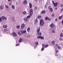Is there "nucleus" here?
Wrapping results in <instances>:
<instances>
[{
  "instance_id": "dca6fc26",
  "label": "nucleus",
  "mask_w": 63,
  "mask_h": 63,
  "mask_svg": "<svg viewBox=\"0 0 63 63\" xmlns=\"http://www.w3.org/2000/svg\"><path fill=\"white\" fill-rule=\"evenodd\" d=\"M57 5V2L55 3L54 4V7H56Z\"/></svg>"
},
{
  "instance_id": "a878e982",
  "label": "nucleus",
  "mask_w": 63,
  "mask_h": 63,
  "mask_svg": "<svg viewBox=\"0 0 63 63\" xmlns=\"http://www.w3.org/2000/svg\"><path fill=\"white\" fill-rule=\"evenodd\" d=\"M15 17H13V18L12 19L13 21H15Z\"/></svg>"
},
{
  "instance_id": "09e8293b",
  "label": "nucleus",
  "mask_w": 63,
  "mask_h": 63,
  "mask_svg": "<svg viewBox=\"0 0 63 63\" xmlns=\"http://www.w3.org/2000/svg\"><path fill=\"white\" fill-rule=\"evenodd\" d=\"M52 2L53 4H55V3H54V1H53Z\"/></svg>"
},
{
  "instance_id": "680f3d73",
  "label": "nucleus",
  "mask_w": 63,
  "mask_h": 63,
  "mask_svg": "<svg viewBox=\"0 0 63 63\" xmlns=\"http://www.w3.org/2000/svg\"><path fill=\"white\" fill-rule=\"evenodd\" d=\"M62 11H61V12H62Z\"/></svg>"
},
{
  "instance_id": "a19ab883",
  "label": "nucleus",
  "mask_w": 63,
  "mask_h": 63,
  "mask_svg": "<svg viewBox=\"0 0 63 63\" xmlns=\"http://www.w3.org/2000/svg\"><path fill=\"white\" fill-rule=\"evenodd\" d=\"M19 45V44H17L16 45V46H18Z\"/></svg>"
},
{
  "instance_id": "4d7b16f0",
  "label": "nucleus",
  "mask_w": 63,
  "mask_h": 63,
  "mask_svg": "<svg viewBox=\"0 0 63 63\" xmlns=\"http://www.w3.org/2000/svg\"><path fill=\"white\" fill-rule=\"evenodd\" d=\"M35 9L36 10H37V7H35Z\"/></svg>"
},
{
  "instance_id": "f257e3e1",
  "label": "nucleus",
  "mask_w": 63,
  "mask_h": 63,
  "mask_svg": "<svg viewBox=\"0 0 63 63\" xmlns=\"http://www.w3.org/2000/svg\"><path fill=\"white\" fill-rule=\"evenodd\" d=\"M44 24V20L42 19L40 21V25L41 26H42V25H43Z\"/></svg>"
},
{
  "instance_id": "7ed1b4c3",
  "label": "nucleus",
  "mask_w": 63,
  "mask_h": 63,
  "mask_svg": "<svg viewBox=\"0 0 63 63\" xmlns=\"http://www.w3.org/2000/svg\"><path fill=\"white\" fill-rule=\"evenodd\" d=\"M19 31L21 33L22 35L23 34V33H25V32H26V30H25L23 31V30H21V31Z\"/></svg>"
},
{
  "instance_id": "f03ea898",
  "label": "nucleus",
  "mask_w": 63,
  "mask_h": 63,
  "mask_svg": "<svg viewBox=\"0 0 63 63\" xmlns=\"http://www.w3.org/2000/svg\"><path fill=\"white\" fill-rule=\"evenodd\" d=\"M37 38L38 39H41L42 40H44V38L43 36H42L41 35L38 36L37 37Z\"/></svg>"
},
{
  "instance_id": "e2e57ef3",
  "label": "nucleus",
  "mask_w": 63,
  "mask_h": 63,
  "mask_svg": "<svg viewBox=\"0 0 63 63\" xmlns=\"http://www.w3.org/2000/svg\"><path fill=\"white\" fill-rule=\"evenodd\" d=\"M35 1H37V0H35Z\"/></svg>"
},
{
  "instance_id": "6e6d98bb",
  "label": "nucleus",
  "mask_w": 63,
  "mask_h": 63,
  "mask_svg": "<svg viewBox=\"0 0 63 63\" xmlns=\"http://www.w3.org/2000/svg\"><path fill=\"white\" fill-rule=\"evenodd\" d=\"M36 22H37V19H36L35 20Z\"/></svg>"
},
{
  "instance_id": "ea45409f",
  "label": "nucleus",
  "mask_w": 63,
  "mask_h": 63,
  "mask_svg": "<svg viewBox=\"0 0 63 63\" xmlns=\"http://www.w3.org/2000/svg\"><path fill=\"white\" fill-rule=\"evenodd\" d=\"M42 47L44 48V47L45 46V45H44V44H42Z\"/></svg>"
},
{
  "instance_id": "c9c22d12",
  "label": "nucleus",
  "mask_w": 63,
  "mask_h": 63,
  "mask_svg": "<svg viewBox=\"0 0 63 63\" xmlns=\"http://www.w3.org/2000/svg\"><path fill=\"white\" fill-rule=\"evenodd\" d=\"M58 48L59 49H61V47H58Z\"/></svg>"
},
{
  "instance_id": "4c0bfd02",
  "label": "nucleus",
  "mask_w": 63,
  "mask_h": 63,
  "mask_svg": "<svg viewBox=\"0 0 63 63\" xmlns=\"http://www.w3.org/2000/svg\"><path fill=\"white\" fill-rule=\"evenodd\" d=\"M4 32H6L7 31H8V30H7L6 29H5L4 30Z\"/></svg>"
},
{
  "instance_id": "37998d69",
  "label": "nucleus",
  "mask_w": 63,
  "mask_h": 63,
  "mask_svg": "<svg viewBox=\"0 0 63 63\" xmlns=\"http://www.w3.org/2000/svg\"><path fill=\"white\" fill-rule=\"evenodd\" d=\"M58 52V50H56L55 51V52H56V53H57Z\"/></svg>"
},
{
  "instance_id": "423d86ee",
  "label": "nucleus",
  "mask_w": 63,
  "mask_h": 63,
  "mask_svg": "<svg viewBox=\"0 0 63 63\" xmlns=\"http://www.w3.org/2000/svg\"><path fill=\"white\" fill-rule=\"evenodd\" d=\"M45 20H48L49 21H51V19L47 17H46L45 18Z\"/></svg>"
},
{
  "instance_id": "8fccbe9b",
  "label": "nucleus",
  "mask_w": 63,
  "mask_h": 63,
  "mask_svg": "<svg viewBox=\"0 0 63 63\" xmlns=\"http://www.w3.org/2000/svg\"><path fill=\"white\" fill-rule=\"evenodd\" d=\"M10 5H12V3H9Z\"/></svg>"
},
{
  "instance_id": "1a4fd4ad",
  "label": "nucleus",
  "mask_w": 63,
  "mask_h": 63,
  "mask_svg": "<svg viewBox=\"0 0 63 63\" xmlns=\"http://www.w3.org/2000/svg\"><path fill=\"white\" fill-rule=\"evenodd\" d=\"M37 32H39L40 31V28L39 27L37 28Z\"/></svg>"
},
{
  "instance_id": "c756f323",
  "label": "nucleus",
  "mask_w": 63,
  "mask_h": 63,
  "mask_svg": "<svg viewBox=\"0 0 63 63\" xmlns=\"http://www.w3.org/2000/svg\"><path fill=\"white\" fill-rule=\"evenodd\" d=\"M41 18V16H38L37 18Z\"/></svg>"
},
{
  "instance_id": "0e129e2a",
  "label": "nucleus",
  "mask_w": 63,
  "mask_h": 63,
  "mask_svg": "<svg viewBox=\"0 0 63 63\" xmlns=\"http://www.w3.org/2000/svg\"><path fill=\"white\" fill-rule=\"evenodd\" d=\"M58 56V55H57V56Z\"/></svg>"
},
{
  "instance_id": "603ef678",
  "label": "nucleus",
  "mask_w": 63,
  "mask_h": 63,
  "mask_svg": "<svg viewBox=\"0 0 63 63\" xmlns=\"http://www.w3.org/2000/svg\"><path fill=\"white\" fill-rule=\"evenodd\" d=\"M62 24H63V20L62 22Z\"/></svg>"
},
{
  "instance_id": "aec40b11",
  "label": "nucleus",
  "mask_w": 63,
  "mask_h": 63,
  "mask_svg": "<svg viewBox=\"0 0 63 63\" xmlns=\"http://www.w3.org/2000/svg\"><path fill=\"white\" fill-rule=\"evenodd\" d=\"M3 27L5 28H6L7 27V25H4L3 26Z\"/></svg>"
},
{
  "instance_id": "5fc2aeb1",
  "label": "nucleus",
  "mask_w": 63,
  "mask_h": 63,
  "mask_svg": "<svg viewBox=\"0 0 63 63\" xmlns=\"http://www.w3.org/2000/svg\"><path fill=\"white\" fill-rule=\"evenodd\" d=\"M55 46H56V47H58V45L56 44L55 45Z\"/></svg>"
},
{
  "instance_id": "6e6552de",
  "label": "nucleus",
  "mask_w": 63,
  "mask_h": 63,
  "mask_svg": "<svg viewBox=\"0 0 63 63\" xmlns=\"http://www.w3.org/2000/svg\"><path fill=\"white\" fill-rule=\"evenodd\" d=\"M18 41L19 43H21V42H22V39L21 38H20L18 40Z\"/></svg>"
},
{
  "instance_id": "49530a36",
  "label": "nucleus",
  "mask_w": 63,
  "mask_h": 63,
  "mask_svg": "<svg viewBox=\"0 0 63 63\" xmlns=\"http://www.w3.org/2000/svg\"><path fill=\"white\" fill-rule=\"evenodd\" d=\"M55 21H57V19L56 18L55 19Z\"/></svg>"
},
{
  "instance_id": "bb28decb",
  "label": "nucleus",
  "mask_w": 63,
  "mask_h": 63,
  "mask_svg": "<svg viewBox=\"0 0 63 63\" xmlns=\"http://www.w3.org/2000/svg\"><path fill=\"white\" fill-rule=\"evenodd\" d=\"M21 32H20L19 31V32H18V34L19 35H20V36H21Z\"/></svg>"
},
{
  "instance_id": "f704fd0d",
  "label": "nucleus",
  "mask_w": 63,
  "mask_h": 63,
  "mask_svg": "<svg viewBox=\"0 0 63 63\" xmlns=\"http://www.w3.org/2000/svg\"><path fill=\"white\" fill-rule=\"evenodd\" d=\"M63 34H62V33L60 35V36L61 37H63Z\"/></svg>"
},
{
  "instance_id": "9b49d317",
  "label": "nucleus",
  "mask_w": 63,
  "mask_h": 63,
  "mask_svg": "<svg viewBox=\"0 0 63 63\" xmlns=\"http://www.w3.org/2000/svg\"><path fill=\"white\" fill-rule=\"evenodd\" d=\"M2 18L3 19H5L6 20H7V18L6 17H5V16H2Z\"/></svg>"
},
{
  "instance_id": "2f4dec72",
  "label": "nucleus",
  "mask_w": 63,
  "mask_h": 63,
  "mask_svg": "<svg viewBox=\"0 0 63 63\" xmlns=\"http://www.w3.org/2000/svg\"><path fill=\"white\" fill-rule=\"evenodd\" d=\"M62 17V16H61L60 17H59V19H61Z\"/></svg>"
},
{
  "instance_id": "c85d7f7f",
  "label": "nucleus",
  "mask_w": 63,
  "mask_h": 63,
  "mask_svg": "<svg viewBox=\"0 0 63 63\" xmlns=\"http://www.w3.org/2000/svg\"><path fill=\"white\" fill-rule=\"evenodd\" d=\"M31 15H29L28 16H27V18H29L31 16Z\"/></svg>"
},
{
  "instance_id": "ddd939ff",
  "label": "nucleus",
  "mask_w": 63,
  "mask_h": 63,
  "mask_svg": "<svg viewBox=\"0 0 63 63\" xmlns=\"http://www.w3.org/2000/svg\"><path fill=\"white\" fill-rule=\"evenodd\" d=\"M52 44L53 45H54V44H55V41H54L53 40L51 42Z\"/></svg>"
},
{
  "instance_id": "4be33fe9",
  "label": "nucleus",
  "mask_w": 63,
  "mask_h": 63,
  "mask_svg": "<svg viewBox=\"0 0 63 63\" xmlns=\"http://www.w3.org/2000/svg\"><path fill=\"white\" fill-rule=\"evenodd\" d=\"M38 35H42V33L41 32H40L37 33Z\"/></svg>"
},
{
  "instance_id": "39448f33",
  "label": "nucleus",
  "mask_w": 63,
  "mask_h": 63,
  "mask_svg": "<svg viewBox=\"0 0 63 63\" xmlns=\"http://www.w3.org/2000/svg\"><path fill=\"white\" fill-rule=\"evenodd\" d=\"M24 27H25V24H23L21 25V29H23L24 28Z\"/></svg>"
},
{
  "instance_id": "13d9d810",
  "label": "nucleus",
  "mask_w": 63,
  "mask_h": 63,
  "mask_svg": "<svg viewBox=\"0 0 63 63\" xmlns=\"http://www.w3.org/2000/svg\"><path fill=\"white\" fill-rule=\"evenodd\" d=\"M62 11H63V8L61 10Z\"/></svg>"
},
{
  "instance_id": "a211bd4d",
  "label": "nucleus",
  "mask_w": 63,
  "mask_h": 63,
  "mask_svg": "<svg viewBox=\"0 0 63 63\" xmlns=\"http://www.w3.org/2000/svg\"><path fill=\"white\" fill-rule=\"evenodd\" d=\"M26 12L25 11H24L23 12V14L24 15H25L26 14Z\"/></svg>"
},
{
  "instance_id": "7c9ffc66",
  "label": "nucleus",
  "mask_w": 63,
  "mask_h": 63,
  "mask_svg": "<svg viewBox=\"0 0 63 63\" xmlns=\"http://www.w3.org/2000/svg\"><path fill=\"white\" fill-rule=\"evenodd\" d=\"M52 32L53 33H55V30H52Z\"/></svg>"
},
{
  "instance_id": "58836bf2",
  "label": "nucleus",
  "mask_w": 63,
  "mask_h": 63,
  "mask_svg": "<svg viewBox=\"0 0 63 63\" xmlns=\"http://www.w3.org/2000/svg\"><path fill=\"white\" fill-rule=\"evenodd\" d=\"M42 51H43L44 50V48L43 47L41 49Z\"/></svg>"
},
{
  "instance_id": "412c9836",
  "label": "nucleus",
  "mask_w": 63,
  "mask_h": 63,
  "mask_svg": "<svg viewBox=\"0 0 63 63\" xmlns=\"http://www.w3.org/2000/svg\"><path fill=\"white\" fill-rule=\"evenodd\" d=\"M12 9H15V6H14L12 5Z\"/></svg>"
},
{
  "instance_id": "864d4df0",
  "label": "nucleus",
  "mask_w": 63,
  "mask_h": 63,
  "mask_svg": "<svg viewBox=\"0 0 63 63\" xmlns=\"http://www.w3.org/2000/svg\"><path fill=\"white\" fill-rule=\"evenodd\" d=\"M60 41H61V40H62V38H60Z\"/></svg>"
},
{
  "instance_id": "79ce46f5",
  "label": "nucleus",
  "mask_w": 63,
  "mask_h": 63,
  "mask_svg": "<svg viewBox=\"0 0 63 63\" xmlns=\"http://www.w3.org/2000/svg\"><path fill=\"white\" fill-rule=\"evenodd\" d=\"M37 47V45H36L35 46H34V48L35 49Z\"/></svg>"
},
{
  "instance_id": "4468645a",
  "label": "nucleus",
  "mask_w": 63,
  "mask_h": 63,
  "mask_svg": "<svg viewBox=\"0 0 63 63\" xmlns=\"http://www.w3.org/2000/svg\"><path fill=\"white\" fill-rule=\"evenodd\" d=\"M29 6L30 8H32V5L31 3H29Z\"/></svg>"
},
{
  "instance_id": "9d476101",
  "label": "nucleus",
  "mask_w": 63,
  "mask_h": 63,
  "mask_svg": "<svg viewBox=\"0 0 63 63\" xmlns=\"http://www.w3.org/2000/svg\"><path fill=\"white\" fill-rule=\"evenodd\" d=\"M27 3V1L26 0H25L23 2V4L24 5H26Z\"/></svg>"
},
{
  "instance_id": "2eb2a0df",
  "label": "nucleus",
  "mask_w": 63,
  "mask_h": 63,
  "mask_svg": "<svg viewBox=\"0 0 63 63\" xmlns=\"http://www.w3.org/2000/svg\"><path fill=\"white\" fill-rule=\"evenodd\" d=\"M54 26L53 24H52L50 25V27L51 28H53Z\"/></svg>"
},
{
  "instance_id": "f3484780",
  "label": "nucleus",
  "mask_w": 63,
  "mask_h": 63,
  "mask_svg": "<svg viewBox=\"0 0 63 63\" xmlns=\"http://www.w3.org/2000/svg\"><path fill=\"white\" fill-rule=\"evenodd\" d=\"M30 27H29L27 29V31L29 32L30 31Z\"/></svg>"
},
{
  "instance_id": "3c124183",
  "label": "nucleus",
  "mask_w": 63,
  "mask_h": 63,
  "mask_svg": "<svg viewBox=\"0 0 63 63\" xmlns=\"http://www.w3.org/2000/svg\"><path fill=\"white\" fill-rule=\"evenodd\" d=\"M54 14H53L52 15H51V16H54Z\"/></svg>"
},
{
  "instance_id": "473e14b6",
  "label": "nucleus",
  "mask_w": 63,
  "mask_h": 63,
  "mask_svg": "<svg viewBox=\"0 0 63 63\" xmlns=\"http://www.w3.org/2000/svg\"><path fill=\"white\" fill-rule=\"evenodd\" d=\"M48 46V45H46L45 47V48H46V47H47Z\"/></svg>"
},
{
  "instance_id": "a18cd8bd",
  "label": "nucleus",
  "mask_w": 63,
  "mask_h": 63,
  "mask_svg": "<svg viewBox=\"0 0 63 63\" xmlns=\"http://www.w3.org/2000/svg\"><path fill=\"white\" fill-rule=\"evenodd\" d=\"M1 21H1V18L0 17V22H1Z\"/></svg>"
},
{
  "instance_id": "cd10ccee",
  "label": "nucleus",
  "mask_w": 63,
  "mask_h": 63,
  "mask_svg": "<svg viewBox=\"0 0 63 63\" xmlns=\"http://www.w3.org/2000/svg\"><path fill=\"white\" fill-rule=\"evenodd\" d=\"M0 9H1V10H2V9H3V6H1L0 7Z\"/></svg>"
},
{
  "instance_id": "72a5a7b5",
  "label": "nucleus",
  "mask_w": 63,
  "mask_h": 63,
  "mask_svg": "<svg viewBox=\"0 0 63 63\" xmlns=\"http://www.w3.org/2000/svg\"><path fill=\"white\" fill-rule=\"evenodd\" d=\"M19 27H20V26H16V28L17 29H19Z\"/></svg>"
},
{
  "instance_id": "c03bdc74",
  "label": "nucleus",
  "mask_w": 63,
  "mask_h": 63,
  "mask_svg": "<svg viewBox=\"0 0 63 63\" xmlns=\"http://www.w3.org/2000/svg\"><path fill=\"white\" fill-rule=\"evenodd\" d=\"M50 8H51L50 6H49L48 7V9H50Z\"/></svg>"
},
{
  "instance_id": "6ab92c4d",
  "label": "nucleus",
  "mask_w": 63,
  "mask_h": 63,
  "mask_svg": "<svg viewBox=\"0 0 63 63\" xmlns=\"http://www.w3.org/2000/svg\"><path fill=\"white\" fill-rule=\"evenodd\" d=\"M50 11L51 12H53V10L52 8H51L50 9Z\"/></svg>"
},
{
  "instance_id": "f8f14e48",
  "label": "nucleus",
  "mask_w": 63,
  "mask_h": 63,
  "mask_svg": "<svg viewBox=\"0 0 63 63\" xmlns=\"http://www.w3.org/2000/svg\"><path fill=\"white\" fill-rule=\"evenodd\" d=\"M24 20L25 21H27V18H24Z\"/></svg>"
},
{
  "instance_id": "0eeeda50",
  "label": "nucleus",
  "mask_w": 63,
  "mask_h": 63,
  "mask_svg": "<svg viewBox=\"0 0 63 63\" xmlns=\"http://www.w3.org/2000/svg\"><path fill=\"white\" fill-rule=\"evenodd\" d=\"M12 34H13V36L14 37H16L17 36V34L15 32H13L12 33Z\"/></svg>"
},
{
  "instance_id": "393cba45",
  "label": "nucleus",
  "mask_w": 63,
  "mask_h": 63,
  "mask_svg": "<svg viewBox=\"0 0 63 63\" xmlns=\"http://www.w3.org/2000/svg\"><path fill=\"white\" fill-rule=\"evenodd\" d=\"M35 45H36V46H37L38 45V42H36L35 43Z\"/></svg>"
},
{
  "instance_id": "20e7f679",
  "label": "nucleus",
  "mask_w": 63,
  "mask_h": 63,
  "mask_svg": "<svg viewBox=\"0 0 63 63\" xmlns=\"http://www.w3.org/2000/svg\"><path fill=\"white\" fill-rule=\"evenodd\" d=\"M30 12L31 15H33V10L31 9L30 10Z\"/></svg>"
},
{
  "instance_id": "e433bc0d",
  "label": "nucleus",
  "mask_w": 63,
  "mask_h": 63,
  "mask_svg": "<svg viewBox=\"0 0 63 63\" xmlns=\"http://www.w3.org/2000/svg\"><path fill=\"white\" fill-rule=\"evenodd\" d=\"M5 7L7 9L9 8V7H8V6L7 5H5Z\"/></svg>"
},
{
  "instance_id": "b1692460",
  "label": "nucleus",
  "mask_w": 63,
  "mask_h": 63,
  "mask_svg": "<svg viewBox=\"0 0 63 63\" xmlns=\"http://www.w3.org/2000/svg\"><path fill=\"white\" fill-rule=\"evenodd\" d=\"M45 13L46 11L45 10H44L42 12V14H45Z\"/></svg>"
},
{
  "instance_id": "de8ad7c7",
  "label": "nucleus",
  "mask_w": 63,
  "mask_h": 63,
  "mask_svg": "<svg viewBox=\"0 0 63 63\" xmlns=\"http://www.w3.org/2000/svg\"><path fill=\"white\" fill-rule=\"evenodd\" d=\"M63 5L62 4H61V7H63Z\"/></svg>"
},
{
  "instance_id": "bf43d9fd",
  "label": "nucleus",
  "mask_w": 63,
  "mask_h": 63,
  "mask_svg": "<svg viewBox=\"0 0 63 63\" xmlns=\"http://www.w3.org/2000/svg\"><path fill=\"white\" fill-rule=\"evenodd\" d=\"M55 9H56V10H57V7L55 8Z\"/></svg>"
},
{
  "instance_id": "052dcab7",
  "label": "nucleus",
  "mask_w": 63,
  "mask_h": 63,
  "mask_svg": "<svg viewBox=\"0 0 63 63\" xmlns=\"http://www.w3.org/2000/svg\"><path fill=\"white\" fill-rule=\"evenodd\" d=\"M11 0H8V1H10Z\"/></svg>"
},
{
  "instance_id": "5701e85b",
  "label": "nucleus",
  "mask_w": 63,
  "mask_h": 63,
  "mask_svg": "<svg viewBox=\"0 0 63 63\" xmlns=\"http://www.w3.org/2000/svg\"><path fill=\"white\" fill-rule=\"evenodd\" d=\"M47 4H46L45 6V8H46V9H47Z\"/></svg>"
}]
</instances>
